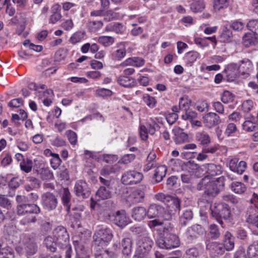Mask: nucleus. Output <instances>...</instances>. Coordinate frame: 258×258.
<instances>
[{"label": "nucleus", "instance_id": "nucleus-1", "mask_svg": "<svg viewBox=\"0 0 258 258\" xmlns=\"http://www.w3.org/2000/svg\"><path fill=\"white\" fill-rule=\"evenodd\" d=\"M225 178L222 176L216 180H212L208 176L203 178L197 185L199 190H204V193L212 198L216 197L224 186Z\"/></svg>", "mask_w": 258, "mask_h": 258}, {"label": "nucleus", "instance_id": "nucleus-2", "mask_svg": "<svg viewBox=\"0 0 258 258\" xmlns=\"http://www.w3.org/2000/svg\"><path fill=\"white\" fill-rule=\"evenodd\" d=\"M157 245L165 249H171L179 245L178 237L173 233V227L169 224L165 226L156 241Z\"/></svg>", "mask_w": 258, "mask_h": 258}, {"label": "nucleus", "instance_id": "nucleus-3", "mask_svg": "<svg viewBox=\"0 0 258 258\" xmlns=\"http://www.w3.org/2000/svg\"><path fill=\"white\" fill-rule=\"evenodd\" d=\"M40 212V208L34 204L27 203L26 205H17V214L19 216H24L20 221V223L23 225L30 223H35L37 219L34 214H38Z\"/></svg>", "mask_w": 258, "mask_h": 258}, {"label": "nucleus", "instance_id": "nucleus-4", "mask_svg": "<svg viewBox=\"0 0 258 258\" xmlns=\"http://www.w3.org/2000/svg\"><path fill=\"white\" fill-rule=\"evenodd\" d=\"M213 216L221 225H223L222 220H228L231 216L230 208L224 203L215 204L211 209Z\"/></svg>", "mask_w": 258, "mask_h": 258}, {"label": "nucleus", "instance_id": "nucleus-5", "mask_svg": "<svg viewBox=\"0 0 258 258\" xmlns=\"http://www.w3.org/2000/svg\"><path fill=\"white\" fill-rule=\"evenodd\" d=\"M99 180L101 185L96 193V197L98 200H104L111 198L113 191V183L110 180H107L103 177H99Z\"/></svg>", "mask_w": 258, "mask_h": 258}, {"label": "nucleus", "instance_id": "nucleus-6", "mask_svg": "<svg viewBox=\"0 0 258 258\" xmlns=\"http://www.w3.org/2000/svg\"><path fill=\"white\" fill-rule=\"evenodd\" d=\"M53 236L56 241L57 245L60 246V248H66L71 247L69 235L66 229L62 226H58L53 231Z\"/></svg>", "mask_w": 258, "mask_h": 258}, {"label": "nucleus", "instance_id": "nucleus-7", "mask_svg": "<svg viewBox=\"0 0 258 258\" xmlns=\"http://www.w3.org/2000/svg\"><path fill=\"white\" fill-rule=\"evenodd\" d=\"M113 237L111 230L107 227H101L93 235L94 243L97 246H105Z\"/></svg>", "mask_w": 258, "mask_h": 258}, {"label": "nucleus", "instance_id": "nucleus-8", "mask_svg": "<svg viewBox=\"0 0 258 258\" xmlns=\"http://www.w3.org/2000/svg\"><path fill=\"white\" fill-rule=\"evenodd\" d=\"M153 244V241L148 236L140 238L137 242V249L134 257H143L151 250Z\"/></svg>", "mask_w": 258, "mask_h": 258}, {"label": "nucleus", "instance_id": "nucleus-9", "mask_svg": "<svg viewBox=\"0 0 258 258\" xmlns=\"http://www.w3.org/2000/svg\"><path fill=\"white\" fill-rule=\"evenodd\" d=\"M206 249L211 258H218L225 252L224 245L222 243L211 241L209 239L205 240Z\"/></svg>", "mask_w": 258, "mask_h": 258}, {"label": "nucleus", "instance_id": "nucleus-10", "mask_svg": "<svg viewBox=\"0 0 258 258\" xmlns=\"http://www.w3.org/2000/svg\"><path fill=\"white\" fill-rule=\"evenodd\" d=\"M143 174L136 170H129L122 174L121 181L124 185L136 184L141 182Z\"/></svg>", "mask_w": 258, "mask_h": 258}, {"label": "nucleus", "instance_id": "nucleus-11", "mask_svg": "<svg viewBox=\"0 0 258 258\" xmlns=\"http://www.w3.org/2000/svg\"><path fill=\"white\" fill-rule=\"evenodd\" d=\"M164 212L165 210L163 207L156 204H152L149 207L147 211V214L150 219L162 218L164 219L168 220L171 216L169 215L164 214Z\"/></svg>", "mask_w": 258, "mask_h": 258}, {"label": "nucleus", "instance_id": "nucleus-12", "mask_svg": "<svg viewBox=\"0 0 258 258\" xmlns=\"http://www.w3.org/2000/svg\"><path fill=\"white\" fill-rule=\"evenodd\" d=\"M74 191L77 197L83 199L88 198L91 194L88 184L83 180H78L76 182Z\"/></svg>", "mask_w": 258, "mask_h": 258}, {"label": "nucleus", "instance_id": "nucleus-13", "mask_svg": "<svg viewBox=\"0 0 258 258\" xmlns=\"http://www.w3.org/2000/svg\"><path fill=\"white\" fill-rule=\"evenodd\" d=\"M110 219L117 226L123 228L129 221L124 210L117 211L115 214L109 216Z\"/></svg>", "mask_w": 258, "mask_h": 258}, {"label": "nucleus", "instance_id": "nucleus-14", "mask_svg": "<svg viewBox=\"0 0 258 258\" xmlns=\"http://www.w3.org/2000/svg\"><path fill=\"white\" fill-rule=\"evenodd\" d=\"M255 209L249 208L247 213L246 222L251 224L253 227V233L258 235V206Z\"/></svg>", "mask_w": 258, "mask_h": 258}, {"label": "nucleus", "instance_id": "nucleus-15", "mask_svg": "<svg viewBox=\"0 0 258 258\" xmlns=\"http://www.w3.org/2000/svg\"><path fill=\"white\" fill-rule=\"evenodd\" d=\"M41 200L43 206L49 210H54L57 206V199L52 193L48 192L43 194Z\"/></svg>", "mask_w": 258, "mask_h": 258}, {"label": "nucleus", "instance_id": "nucleus-16", "mask_svg": "<svg viewBox=\"0 0 258 258\" xmlns=\"http://www.w3.org/2000/svg\"><path fill=\"white\" fill-rule=\"evenodd\" d=\"M203 119L205 125L210 128L218 125L222 122L220 116L214 112L207 113L203 116Z\"/></svg>", "mask_w": 258, "mask_h": 258}, {"label": "nucleus", "instance_id": "nucleus-17", "mask_svg": "<svg viewBox=\"0 0 258 258\" xmlns=\"http://www.w3.org/2000/svg\"><path fill=\"white\" fill-rule=\"evenodd\" d=\"M145 192L140 188H137L133 190L126 199L128 203L136 204L143 202L145 199Z\"/></svg>", "mask_w": 258, "mask_h": 258}, {"label": "nucleus", "instance_id": "nucleus-18", "mask_svg": "<svg viewBox=\"0 0 258 258\" xmlns=\"http://www.w3.org/2000/svg\"><path fill=\"white\" fill-rule=\"evenodd\" d=\"M22 249L24 250L25 256L27 258H30L32 255L37 253L38 246L33 240L28 239L24 243Z\"/></svg>", "mask_w": 258, "mask_h": 258}, {"label": "nucleus", "instance_id": "nucleus-19", "mask_svg": "<svg viewBox=\"0 0 258 258\" xmlns=\"http://www.w3.org/2000/svg\"><path fill=\"white\" fill-rule=\"evenodd\" d=\"M239 67L234 63H231L227 66L225 69L226 79L229 82L234 81L239 76Z\"/></svg>", "mask_w": 258, "mask_h": 258}, {"label": "nucleus", "instance_id": "nucleus-20", "mask_svg": "<svg viewBox=\"0 0 258 258\" xmlns=\"http://www.w3.org/2000/svg\"><path fill=\"white\" fill-rule=\"evenodd\" d=\"M197 164H192L190 162H187L186 164L182 166V170H185V171H187L188 172L187 173H182L181 174V179L183 183H189L191 180V176L192 174V170L194 167H197Z\"/></svg>", "mask_w": 258, "mask_h": 258}, {"label": "nucleus", "instance_id": "nucleus-21", "mask_svg": "<svg viewBox=\"0 0 258 258\" xmlns=\"http://www.w3.org/2000/svg\"><path fill=\"white\" fill-rule=\"evenodd\" d=\"M147 215V210L144 207L138 206L132 209V217L136 221H142Z\"/></svg>", "mask_w": 258, "mask_h": 258}, {"label": "nucleus", "instance_id": "nucleus-22", "mask_svg": "<svg viewBox=\"0 0 258 258\" xmlns=\"http://www.w3.org/2000/svg\"><path fill=\"white\" fill-rule=\"evenodd\" d=\"M60 7L59 5L55 4L52 6L51 8L52 15L49 18V23L55 24L61 19V15L60 14Z\"/></svg>", "mask_w": 258, "mask_h": 258}, {"label": "nucleus", "instance_id": "nucleus-23", "mask_svg": "<svg viewBox=\"0 0 258 258\" xmlns=\"http://www.w3.org/2000/svg\"><path fill=\"white\" fill-rule=\"evenodd\" d=\"M223 244L224 245L225 251H230L234 247V237L228 231L224 235Z\"/></svg>", "mask_w": 258, "mask_h": 258}, {"label": "nucleus", "instance_id": "nucleus-24", "mask_svg": "<svg viewBox=\"0 0 258 258\" xmlns=\"http://www.w3.org/2000/svg\"><path fill=\"white\" fill-rule=\"evenodd\" d=\"M196 139L203 147L208 146L211 143V138L208 133L205 132L196 134Z\"/></svg>", "mask_w": 258, "mask_h": 258}, {"label": "nucleus", "instance_id": "nucleus-25", "mask_svg": "<svg viewBox=\"0 0 258 258\" xmlns=\"http://www.w3.org/2000/svg\"><path fill=\"white\" fill-rule=\"evenodd\" d=\"M256 36L252 32L246 33L242 37L243 45L247 47L255 45L257 43Z\"/></svg>", "mask_w": 258, "mask_h": 258}, {"label": "nucleus", "instance_id": "nucleus-26", "mask_svg": "<svg viewBox=\"0 0 258 258\" xmlns=\"http://www.w3.org/2000/svg\"><path fill=\"white\" fill-rule=\"evenodd\" d=\"M77 243V241H74L77 258H88L90 256L89 251L82 245H76Z\"/></svg>", "mask_w": 258, "mask_h": 258}, {"label": "nucleus", "instance_id": "nucleus-27", "mask_svg": "<svg viewBox=\"0 0 258 258\" xmlns=\"http://www.w3.org/2000/svg\"><path fill=\"white\" fill-rule=\"evenodd\" d=\"M204 233L205 229L199 224L192 225L187 231V234L191 237H196L198 235H202Z\"/></svg>", "mask_w": 258, "mask_h": 258}, {"label": "nucleus", "instance_id": "nucleus-28", "mask_svg": "<svg viewBox=\"0 0 258 258\" xmlns=\"http://www.w3.org/2000/svg\"><path fill=\"white\" fill-rule=\"evenodd\" d=\"M208 237L206 239L216 240L220 236V232L218 226L215 224H211L209 226Z\"/></svg>", "mask_w": 258, "mask_h": 258}, {"label": "nucleus", "instance_id": "nucleus-29", "mask_svg": "<svg viewBox=\"0 0 258 258\" xmlns=\"http://www.w3.org/2000/svg\"><path fill=\"white\" fill-rule=\"evenodd\" d=\"M167 170V168L165 165H161L157 167L154 174V178L155 179L156 182H159L163 180L166 175Z\"/></svg>", "mask_w": 258, "mask_h": 258}, {"label": "nucleus", "instance_id": "nucleus-30", "mask_svg": "<svg viewBox=\"0 0 258 258\" xmlns=\"http://www.w3.org/2000/svg\"><path fill=\"white\" fill-rule=\"evenodd\" d=\"M122 251L124 255L128 256L132 251L133 242L130 238H124L121 242Z\"/></svg>", "mask_w": 258, "mask_h": 258}, {"label": "nucleus", "instance_id": "nucleus-31", "mask_svg": "<svg viewBox=\"0 0 258 258\" xmlns=\"http://www.w3.org/2000/svg\"><path fill=\"white\" fill-rule=\"evenodd\" d=\"M175 137L174 141L176 144H181L185 142L188 140L187 135L183 132V130L180 128H178L174 130Z\"/></svg>", "mask_w": 258, "mask_h": 258}, {"label": "nucleus", "instance_id": "nucleus-32", "mask_svg": "<svg viewBox=\"0 0 258 258\" xmlns=\"http://www.w3.org/2000/svg\"><path fill=\"white\" fill-rule=\"evenodd\" d=\"M207 173L209 177L215 175H219L221 173V167L219 165L214 164H208L207 165Z\"/></svg>", "mask_w": 258, "mask_h": 258}, {"label": "nucleus", "instance_id": "nucleus-33", "mask_svg": "<svg viewBox=\"0 0 258 258\" xmlns=\"http://www.w3.org/2000/svg\"><path fill=\"white\" fill-rule=\"evenodd\" d=\"M71 199V195L68 188H63L61 194V200L64 206L67 208V210L69 213L70 210V201Z\"/></svg>", "mask_w": 258, "mask_h": 258}, {"label": "nucleus", "instance_id": "nucleus-34", "mask_svg": "<svg viewBox=\"0 0 258 258\" xmlns=\"http://www.w3.org/2000/svg\"><path fill=\"white\" fill-rule=\"evenodd\" d=\"M95 258H117V254L114 251L102 249L97 251L95 254Z\"/></svg>", "mask_w": 258, "mask_h": 258}, {"label": "nucleus", "instance_id": "nucleus-35", "mask_svg": "<svg viewBox=\"0 0 258 258\" xmlns=\"http://www.w3.org/2000/svg\"><path fill=\"white\" fill-rule=\"evenodd\" d=\"M247 254L249 258H258V241L248 247Z\"/></svg>", "mask_w": 258, "mask_h": 258}, {"label": "nucleus", "instance_id": "nucleus-36", "mask_svg": "<svg viewBox=\"0 0 258 258\" xmlns=\"http://www.w3.org/2000/svg\"><path fill=\"white\" fill-rule=\"evenodd\" d=\"M145 63V61L141 57H132L127 59L123 65H131L137 67H141Z\"/></svg>", "mask_w": 258, "mask_h": 258}, {"label": "nucleus", "instance_id": "nucleus-37", "mask_svg": "<svg viewBox=\"0 0 258 258\" xmlns=\"http://www.w3.org/2000/svg\"><path fill=\"white\" fill-rule=\"evenodd\" d=\"M119 169L117 165L113 166H104L100 172L102 176L106 177L109 176L111 173H114L119 171Z\"/></svg>", "mask_w": 258, "mask_h": 258}, {"label": "nucleus", "instance_id": "nucleus-38", "mask_svg": "<svg viewBox=\"0 0 258 258\" xmlns=\"http://www.w3.org/2000/svg\"><path fill=\"white\" fill-rule=\"evenodd\" d=\"M205 8L203 0H192L190 9L194 13L201 12Z\"/></svg>", "mask_w": 258, "mask_h": 258}, {"label": "nucleus", "instance_id": "nucleus-39", "mask_svg": "<svg viewBox=\"0 0 258 258\" xmlns=\"http://www.w3.org/2000/svg\"><path fill=\"white\" fill-rule=\"evenodd\" d=\"M117 81L120 85L125 87L131 86L134 83V80L127 76H120L118 78Z\"/></svg>", "mask_w": 258, "mask_h": 258}, {"label": "nucleus", "instance_id": "nucleus-40", "mask_svg": "<svg viewBox=\"0 0 258 258\" xmlns=\"http://www.w3.org/2000/svg\"><path fill=\"white\" fill-rule=\"evenodd\" d=\"M44 243L46 245V247L48 249H49L50 251L54 252L56 250V245L57 243L53 237L51 236L46 237L44 240Z\"/></svg>", "mask_w": 258, "mask_h": 258}, {"label": "nucleus", "instance_id": "nucleus-41", "mask_svg": "<svg viewBox=\"0 0 258 258\" xmlns=\"http://www.w3.org/2000/svg\"><path fill=\"white\" fill-rule=\"evenodd\" d=\"M98 42L104 47H108L114 43V38L111 36H101L98 38Z\"/></svg>", "mask_w": 258, "mask_h": 258}, {"label": "nucleus", "instance_id": "nucleus-42", "mask_svg": "<svg viewBox=\"0 0 258 258\" xmlns=\"http://www.w3.org/2000/svg\"><path fill=\"white\" fill-rule=\"evenodd\" d=\"M252 64L249 59H244L241 61V64L239 67V69L244 74H248L252 70Z\"/></svg>", "mask_w": 258, "mask_h": 258}, {"label": "nucleus", "instance_id": "nucleus-43", "mask_svg": "<svg viewBox=\"0 0 258 258\" xmlns=\"http://www.w3.org/2000/svg\"><path fill=\"white\" fill-rule=\"evenodd\" d=\"M231 188L234 192L238 194L243 193L246 190L245 185L240 182H234L231 184Z\"/></svg>", "mask_w": 258, "mask_h": 258}, {"label": "nucleus", "instance_id": "nucleus-44", "mask_svg": "<svg viewBox=\"0 0 258 258\" xmlns=\"http://www.w3.org/2000/svg\"><path fill=\"white\" fill-rule=\"evenodd\" d=\"M103 23L100 20L90 21L88 24L89 30L92 32H95L101 29Z\"/></svg>", "mask_w": 258, "mask_h": 258}, {"label": "nucleus", "instance_id": "nucleus-45", "mask_svg": "<svg viewBox=\"0 0 258 258\" xmlns=\"http://www.w3.org/2000/svg\"><path fill=\"white\" fill-rule=\"evenodd\" d=\"M0 258H14L13 250L10 247L1 248Z\"/></svg>", "mask_w": 258, "mask_h": 258}, {"label": "nucleus", "instance_id": "nucleus-46", "mask_svg": "<svg viewBox=\"0 0 258 258\" xmlns=\"http://www.w3.org/2000/svg\"><path fill=\"white\" fill-rule=\"evenodd\" d=\"M193 217L192 212L190 210H185L180 218V223L183 225H186L187 221L190 220Z\"/></svg>", "mask_w": 258, "mask_h": 258}, {"label": "nucleus", "instance_id": "nucleus-47", "mask_svg": "<svg viewBox=\"0 0 258 258\" xmlns=\"http://www.w3.org/2000/svg\"><path fill=\"white\" fill-rule=\"evenodd\" d=\"M85 31H78L75 33L70 38V42L72 44L79 42L85 36Z\"/></svg>", "mask_w": 258, "mask_h": 258}, {"label": "nucleus", "instance_id": "nucleus-48", "mask_svg": "<svg viewBox=\"0 0 258 258\" xmlns=\"http://www.w3.org/2000/svg\"><path fill=\"white\" fill-rule=\"evenodd\" d=\"M20 166L22 170L29 173L32 170V161L29 159H27L26 160H23L22 162L20 163Z\"/></svg>", "mask_w": 258, "mask_h": 258}, {"label": "nucleus", "instance_id": "nucleus-49", "mask_svg": "<svg viewBox=\"0 0 258 258\" xmlns=\"http://www.w3.org/2000/svg\"><path fill=\"white\" fill-rule=\"evenodd\" d=\"M181 200L177 197L170 196V199L167 202H170L172 208H173L174 211H179L180 210Z\"/></svg>", "mask_w": 258, "mask_h": 258}, {"label": "nucleus", "instance_id": "nucleus-50", "mask_svg": "<svg viewBox=\"0 0 258 258\" xmlns=\"http://www.w3.org/2000/svg\"><path fill=\"white\" fill-rule=\"evenodd\" d=\"M257 124L249 120H246L242 124L243 129L246 132H253L257 128Z\"/></svg>", "mask_w": 258, "mask_h": 258}, {"label": "nucleus", "instance_id": "nucleus-51", "mask_svg": "<svg viewBox=\"0 0 258 258\" xmlns=\"http://www.w3.org/2000/svg\"><path fill=\"white\" fill-rule=\"evenodd\" d=\"M232 33L231 31L226 27H224L223 32L220 35L221 41L222 42L228 41L232 37Z\"/></svg>", "mask_w": 258, "mask_h": 258}, {"label": "nucleus", "instance_id": "nucleus-52", "mask_svg": "<svg viewBox=\"0 0 258 258\" xmlns=\"http://www.w3.org/2000/svg\"><path fill=\"white\" fill-rule=\"evenodd\" d=\"M247 27L253 34L258 35V20H251L247 24Z\"/></svg>", "mask_w": 258, "mask_h": 258}, {"label": "nucleus", "instance_id": "nucleus-53", "mask_svg": "<svg viewBox=\"0 0 258 258\" xmlns=\"http://www.w3.org/2000/svg\"><path fill=\"white\" fill-rule=\"evenodd\" d=\"M40 175L43 180H48L52 179L53 177V173L47 168H42L40 170Z\"/></svg>", "mask_w": 258, "mask_h": 258}, {"label": "nucleus", "instance_id": "nucleus-54", "mask_svg": "<svg viewBox=\"0 0 258 258\" xmlns=\"http://www.w3.org/2000/svg\"><path fill=\"white\" fill-rule=\"evenodd\" d=\"M143 99L144 102L149 107L153 108L155 106L156 101L154 97L150 96L147 94H144Z\"/></svg>", "mask_w": 258, "mask_h": 258}, {"label": "nucleus", "instance_id": "nucleus-55", "mask_svg": "<svg viewBox=\"0 0 258 258\" xmlns=\"http://www.w3.org/2000/svg\"><path fill=\"white\" fill-rule=\"evenodd\" d=\"M66 135L67 136L71 144L75 145L77 144V135L75 132L72 130H68L66 131Z\"/></svg>", "mask_w": 258, "mask_h": 258}, {"label": "nucleus", "instance_id": "nucleus-56", "mask_svg": "<svg viewBox=\"0 0 258 258\" xmlns=\"http://www.w3.org/2000/svg\"><path fill=\"white\" fill-rule=\"evenodd\" d=\"M230 0H215L214 7L215 9L220 10L229 5Z\"/></svg>", "mask_w": 258, "mask_h": 258}, {"label": "nucleus", "instance_id": "nucleus-57", "mask_svg": "<svg viewBox=\"0 0 258 258\" xmlns=\"http://www.w3.org/2000/svg\"><path fill=\"white\" fill-rule=\"evenodd\" d=\"M126 54V51L124 49H119L115 51L112 54V58L115 60H120L124 57Z\"/></svg>", "mask_w": 258, "mask_h": 258}, {"label": "nucleus", "instance_id": "nucleus-58", "mask_svg": "<svg viewBox=\"0 0 258 258\" xmlns=\"http://www.w3.org/2000/svg\"><path fill=\"white\" fill-rule=\"evenodd\" d=\"M43 96L45 97H46L43 101V103L44 105L46 106H49L52 103V101L50 99L47 98L50 95H53V91L51 89L46 90V91L43 92Z\"/></svg>", "mask_w": 258, "mask_h": 258}, {"label": "nucleus", "instance_id": "nucleus-59", "mask_svg": "<svg viewBox=\"0 0 258 258\" xmlns=\"http://www.w3.org/2000/svg\"><path fill=\"white\" fill-rule=\"evenodd\" d=\"M245 24L239 20L233 21L230 25V28L235 31H241L244 27Z\"/></svg>", "mask_w": 258, "mask_h": 258}, {"label": "nucleus", "instance_id": "nucleus-60", "mask_svg": "<svg viewBox=\"0 0 258 258\" xmlns=\"http://www.w3.org/2000/svg\"><path fill=\"white\" fill-rule=\"evenodd\" d=\"M233 96L231 93L228 91H225L221 96V100L224 103H228L233 101Z\"/></svg>", "mask_w": 258, "mask_h": 258}, {"label": "nucleus", "instance_id": "nucleus-61", "mask_svg": "<svg viewBox=\"0 0 258 258\" xmlns=\"http://www.w3.org/2000/svg\"><path fill=\"white\" fill-rule=\"evenodd\" d=\"M131 231L135 235L141 236L144 235L146 232V230L141 226H133L130 228Z\"/></svg>", "mask_w": 258, "mask_h": 258}, {"label": "nucleus", "instance_id": "nucleus-62", "mask_svg": "<svg viewBox=\"0 0 258 258\" xmlns=\"http://www.w3.org/2000/svg\"><path fill=\"white\" fill-rule=\"evenodd\" d=\"M23 100L22 98H16L12 100L8 103V106L11 108H18L23 104Z\"/></svg>", "mask_w": 258, "mask_h": 258}, {"label": "nucleus", "instance_id": "nucleus-63", "mask_svg": "<svg viewBox=\"0 0 258 258\" xmlns=\"http://www.w3.org/2000/svg\"><path fill=\"white\" fill-rule=\"evenodd\" d=\"M136 157V155L134 154H127L124 155L121 158L120 162L121 163L127 164L133 161Z\"/></svg>", "mask_w": 258, "mask_h": 258}, {"label": "nucleus", "instance_id": "nucleus-64", "mask_svg": "<svg viewBox=\"0 0 258 258\" xmlns=\"http://www.w3.org/2000/svg\"><path fill=\"white\" fill-rule=\"evenodd\" d=\"M233 258H247L245 249L242 247H240L234 253Z\"/></svg>", "mask_w": 258, "mask_h": 258}]
</instances>
